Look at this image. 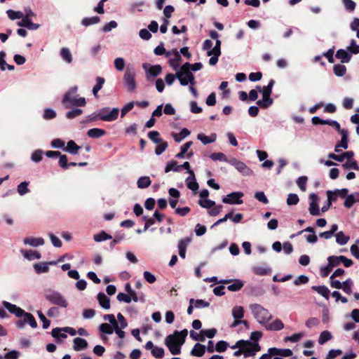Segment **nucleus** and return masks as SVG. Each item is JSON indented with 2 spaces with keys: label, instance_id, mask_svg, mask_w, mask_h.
Masks as SVG:
<instances>
[{
  "label": "nucleus",
  "instance_id": "49530a36",
  "mask_svg": "<svg viewBox=\"0 0 359 359\" xmlns=\"http://www.w3.org/2000/svg\"><path fill=\"white\" fill-rule=\"evenodd\" d=\"M83 114V110L79 108H73L65 114V117L68 119H73Z\"/></svg>",
  "mask_w": 359,
  "mask_h": 359
},
{
  "label": "nucleus",
  "instance_id": "f257e3e1",
  "mask_svg": "<svg viewBox=\"0 0 359 359\" xmlns=\"http://www.w3.org/2000/svg\"><path fill=\"white\" fill-rule=\"evenodd\" d=\"M188 331L184 329L180 332L175 330L173 334H169L165 339V344L172 355L181 353V346L185 342Z\"/></svg>",
  "mask_w": 359,
  "mask_h": 359
},
{
  "label": "nucleus",
  "instance_id": "3c124183",
  "mask_svg": "<svg viewBox=\"0 0 359 359\" xmlns=\"http://www.w3.org/2000/svg\"><path fill=\"white\" fill-rule=\"evenodd\" d=\"M193 142L191 141L187 142L184 144L180 148V152L177 153L175 155V158H183L184 157V154L187 153L188 149L192 145Z\"/></svg>",
  "mask_w": 359,
  "mask_h": 359
},
{
  "label": "nucleus",
  "instance_id": "c85d7f7f",
  "mask_svg": "<svg viewBox=\"0 0 359 359\" xmlns=\"http://www.w3.org/2000/svg\"><path fill=\"white\" fill-rule=\"evenodd\" d=\"M337 230H338V225L336 224H334L331 226V228L329 231H326L320 233L319 237L323 238L325 239H330L334 235V233L337 231Z\"/></svg>",
  "mask_w": 359,
  "mask_h": 359
},
{
  "label": "nucleus",
  "instance_id": "c03bdc74",
  "mask_svg": "<svg viewBox=\"0 0 359 359\" xmlns=\"http://www.w3.org/2000/svg\"><path fill=\"white\" fill-rule=\"evenodd\" d=\"M6 13L8 15V18L11 20H22V17L24 15L23 12L22 11H15L12 9H9L6 11Z\"/></svg>",
  "mask_w": 359,
  "mask_h": 359
},
{
  "label": "nucleus",
  "instance_id": "7ed1b4c3",
  "mask_svg": "<svg viewBox=\"0 0 359 359\" xmlns=\"http://www.w3.org/2000/svg\"><path fill=\"white\" fill-rule=\"evenodd\" d=\"M249 307L254 318L261 325H266L272 318V316L268 309L259 304H252Z\"/></svg>",
  "mask_w": 359,
  "mask_h": 359
},
{
  "label": "nucleus",
  "instance_id": "cd10ccee",
  "mask_svg": "<svg viewBox=\"0 0 359 359\" xmlns=\"http://www.w3.org/2000/svg\"><path fill=\"white\" fill-rule=\"evenodd\" d=\"M252 271L255 274L259 276H266L271 273V269L269 267H264L262 266H255L252 268Z\"/></svg>",
  "mask_w": 359,
  "mask_h": 359
},
{
  "label": "nucleus",
  "instance_id": "8fccbe9b",
  "mask_svg": "<svg viewBox=\"0 0 359 359\" xmlns=\"http://www.w3.org/2000/svg\"><path fill=\"white\" fill-rule=\"evenodd\" d=\"M29 184V182L25 181L18 185L17 191L20 196H24L29 192V189H28Z\"/></svg>",
  "mask_w": 359,
  "mask_h": 359
},
{
  "label": "nucleus",
  "instance_id": "a19ab883",
  "mask_svg": "<svg viewBox=\"0 0 359 359\" xmlns=\"http://www.w3.org/2000/svg\"><path fill=\"white\" fill-rule=\"evenodd\" d=\"M21 252L23 255V256L29 260L41 258V254L36 251H32V250L27 251V250H22Z\"/></svg>",
  "mask_w": 359,
  "mask_h": 359
},
{
  "label": "nucleus",
  "instance_id": "13d9d810",
  "mask_svg": "<svg viewBox=\"0 0 359 359\" xmlns=\"http://www.w3.org/2000/svg\"><path fill=\"white\" fill-rule=\"evenodd\" d=\"M125 239V234L124 233H117L114 236V238L112 239V241L110 242L109 248L111 250H113L114 246L120 243L121 241H123Z\"/></svg>",
  "mask_w": 359,
  "mask_h": 359
},
{
  "label": "nucleus",
  "instance_id": "bb28decb",
  "mask_svg": "<svg viewBox=\"0 0 359 359\" xmlns=\"http://www.w3.org/2000/svg\"><path fill=\"white\" fill-rule=\"evenodd\" d=\"M81 149L79 146H78L74 141L69 140L67 147L64 149V150L71 154L76 155L78 154V151Z\"/></svg>",
  "mask_w": 359,
  "mask_h": 359
},
{
  "label": "nucleus",
  "instance_id": "f03ea898",
  "mask_svg": "<svg viewBox=\"0 0 359 359\" xmlns=\"http://www.w3.org/2000/svg\"><path fill=\"white\" fill-rule=\"evenodd\" d=\"M77 91L78 87L75 86L64 94L62 103L65 108L72 109V107H85L86 105V98L79 97Z\"/></svg>",
  "mask_w": 359,
  "mask_h": 359
},
{
  "label": "nucleus",
  "instance_id": "4be33fe9",
  "mask_svg": "<svg viewBox=\"0 0 359 359\" xmlns=\"http://www.w3.org/2000/svg\"><path fill=\"white\" fill-rule=\"evenodd\" d=\"M337 59H339L342 63H348L351 59V55L344 49H339L335 55Z\"/></svg>",
  "mask_w": 359,
  "mask_h": 359
},
{
  "label": "nucleus",
  "instance_id": "f704fd0d",
  "mask_svg": "<svg viewBox=\"0 0 359 359\" xmlns=\"http://www.w3.org/2000/svg\"><path fill=\"white\" fill-rule=\"evenodd\" d=\"M336 242L340 245H346L349 241L350 237L346 236L343 231H339L335 234Z\"/></svg>",
  "mask_w": 359,
  "mask_h": 359
},
{
  "label": "nucleus",
  "instance_id": "20e7f679",
  "mask_svg": "<svg viewBox=\"0 0 359 359\" xmlns=\"http://www.w3.org/2000/svg\"><path fill=\"white\" fill-rule=\"evenodd\" d=\"M119 114L118 108H110L108 107L98 109L100 121L111 122L117 119Z\"/></svg>",
  "mask_w": 359,
  "mask_h": 359
},
{
  "label": "nucleus",
  "instance_id": "6e6552de",
  "mask_svg": "<svg viewBox=\"0 0 359 359\" xmlns=\"http://www.w3.org/2000/svg\"><path fill=\"white\" fill-rule=\"evenodd\" d=\"M243 193L241 191H234L227 194L223 197L222 202L226 204H236L241 205L243 203L241 198L243 196Z\"/></svg>",
  "mask_w": 359,
  "mask_h": 359
},
{
  "label": "nucleus",
  "instance_id": "9b49d317",
  "mask_svg": "<svg viewBox=\"0 0 359 359\" xmlns=\"http://www.w3.org/2000/svg\"><path fill=\"white\" fill-rule=\"evenodd\" d=\"M143 68L146 72L147 77L149 79V76L156 77L159 75L162 71L161 66L159 65H150L149 64H144Z\"/></svg>",
  "mask_w": 359,
  "mask_h": 359
},
{
  "label": "nucleus",
  "instance_id": "58836bf2",
  "mask_svg": "<svg viewBox=\"0 0 359 359\" xmlns=\"http://www.w3.org/2000/svg\"><path fill=\"white\" fill-rule=\"evenodd\" d=\"M232 316L235 320H241L244 316V309L241 306H236L232 309Z\"/></svg>",
  "mask_w": 359,
  "mask_h": 359
},
{
  "label": "nucleus",
  "instance_id": "aec40b11",
  "mask_svg": "<svg viewBox=\"0 0 359 359\" xmlns=\"http://www.w3.org/2000/svg\"><path fill=\"white\" fill-rule=\"evenodd\" d=\"M23 13L21 22H32L34 20H37L36 15L29 8H25Z\"/></svg>",
  "mask_w": 359,
  "mask_h": 359
},
{
  "label": "nucleus",
  "instance_id": "a211bd4d",
  "mask_svg": "<svg viewBox=\"0 0 359 359\" xmlns=\"http://www.w3.org/2000/svg\"><path fill=\"white\" fill-rule=\"evenodd\" d=\"M23 242L25 245H29L32 247H38L44 244L43 238L27 237L24 239Z\"/></svg>",
  "mask_w": 359,
  "mask_h": 359
},
{
  "label": "nucleus",
  "instance_id": "1a4fd4ad",
  "mask_svg": "<svg viewBox=\"0 0 359 359\" xmlns=\"http://www.w3.org/2000/svg\"><path fill=\"white\" fill-rule=\"evenodd\" d=\"M228 163L233 165L238 172L244 175H249L252 172L243 162L236 159V158H230Z\"/></svg>",
  "mask_w": 359,
  "mask_h": 359
},
{
  "label": "nucleus",
  "instance_id": "2eb2a0df",
  "mask_svg": "<svg viewBox=\"0 0 359 359\" xmlns=\"http://www.w3.org/2000/svg\"><path fill=\"white\" fill-rule=\"evenodd\" d=\"M354 154L353 151H346L344 152L343 154L340 155H337L335 154H329L328 158L333 159L334 161H339V162H343L345 158L347 159H351L353 156Z\"/></svg>",
  "mask_w": 359,
  "mask_h": 359
},
{
  "label": "nucleus",
  "instance_id": "4468645a",
  "mask_svg": "<svg viewBox=\"0 0 359 359\" xmlns=\"http://www.w3.org/2000/svg\"><path fill=\"white\" fill-rule=\"evenodd\" d=\"M188 189L196 191L198 189L199 185L196 182L195 174L193 170L189 171V176L185 180Z\"/></svg>",
  "mask_w": 359,
  "mask_h": 359
},
{
  "label": "nucleus",
  "instance_id": "412c9836",
  "mask_svg": "<svg viewBox=\"0 0 359 359\" xmlns=\"http://www.w3.org/2000/svg\"><path fill=\"white\" fill-rule=\"evenodd\" d=\"M197 139L200 140L204 145L215 142L217 139V135L212 133L210 136L205 135L202 133H199L197 135Z\"/></svg>",
  "mask_w": 359,
  "mask_h": 359
},
{
  "label": "nucleus",
  "instance_id": "69168bd1",
  "mask_svg": "<svg viewBox=\"0 0 359 359\" xmlns=\"http://www.w3.org/2000/svg\"><path fill=\"white\" fill-rule=\"evenodd\" d=\"M125 65V60L122 57H117L114 60V67L118 72H121L124 69Z\"/></svg>",
  "mask_w": 359,
  "mask_h": 359
},
{
  "label": "nucleus",
  "instance_id": "473e14b6",
  "mask_svg": "<svg viewBox=\"0 0 359 359\" xmlns=\"http://www.w3.org/2000/svg\"><path fill=\"white\" fill-rule=\"evenodd\" d=\"M151 184V180L148 176L140 177L137 181V185L139 189H146Z\"/></svg>",
  "mask_w": 359,
  "mask_h": 359
},
{
  "label": "nucleus",
  "instance_id": "dca6fc26",
  "mask_svg": "<svg viewBox=\"0 0 359 359\" xmlns=\"http://www.w3.org/2000/svg\"><path fill=\"white\" fill-rule=\"evenodd\" d=\"M97 298L101 307L106 310L110 309V299L104 292H99Z\"/></svg>",
  "mask_w": 359,
  "mask_h": 359
},
{
  "label": "nucleus",
  "instance_id": "5fc2aeb1",
  "mask_svg": "<svg viewBox=\"0 0 359 359\" xmlns=\"http://www.w3.org/2000/svg\"><path fill=\"white\" fill-rule=\"evenodd\" d=\"M182 58L178 52L175 53V57L170 60V65L177 72L180 69V62Z\"/></svg>",
  "mask_w": 359,
  "mask_h": 359
},
{
  "label": "nucleus",
  "instance_id": "72a5a7b5",
  "mask_svg": "<svg viewBox=\"0 0 359 359\" xmlns=\"http://www.w3.org/2000/svg\"><path fill=\"white\" fill-rule=\"evenodd\" d=\"M266 327L269 330H280L284 327L283 322L280 319H276L270 324H267Z\"/></svg>",
  "mask_w": 359,
  "mask_h": 359
},
{
  "label": "nucleus",
  "instance_id": "37998d69",
  "mask_svg": "<svg viewBox=\"0 0 359 359\" xmlns=\"http://www.w3.org/2000/svg\"><path fill=\"white\" fill-rule=\"evenodd\" d=\"M112 238V236L108 234L104 231H101L99 233L95 234L93 236V239L95 242H102L107 240H110Z\"/></svg>",
  "mask_w": 359,
  "mask_h": 359
},
{
  "label": "nucleus",
  "instance_id": "e433bc0d",
  "mask_svg": "<svg viewBox=\"0 0 359 359\" xmlns=\"http://www.w3.org/2000/svg\"><path fill=\"white\" fill-rule=\"evenodd\" d=\"M23 319L25 324H29L32 328L37 327V323L32 313L25 312L23 316Z\"/></svg>",
  "mask_w": 359,
  "mask_h": 359
},
{
  "label": "nucleus",
  "instance_id": "79ce46f5",
  "mask_svg": "<svg viewBox=\"0 0 359 359\" xmlns=\"http://www.w3.org/2000/svg\"><path fill=\"white\" fill-rule=\"evenodd\" d=\"M244 285V283L242 280L239 279H236L233 280V283L229 285L227 289L231 292H237L239 291Z\"/></svg>",
  "mask_w": 359,
  "mask_h": 359
},
{
  "label": "nucleus",
  "instance_id": "f8f14e48",
  "mask_svg": "<svg viewBox=\"0 0 359 359\" xmlns=\"http://www.w3.org/2000/svg\"><path fill=\"white\" fill-rule=\"evenodd\" d=\"M3 305L11 313L14 314L17 317H23L25 313L22 309L17 306L15 304L4 301Z\"/></svg>",
  "mask_w": 359,
  "mask_h": 359
},
{
  "label": "nucleus",
  "instance_id": "4c0bfd02",
  "mask_svg": "<svg viewBox=\"0 0 359 359\" xmlns=\"http://www.w3.org/2000/svg\"><path fill=\"white\" fill-rule=\"evenodd\" d=\"M190 135V131L187 128H183L179 133L172 135L173 138L176 142H180L182 140Z\"/></svg>",
  "mask_w": 359,
  "mask_h": 359
},
{
  "label": "nucleus",
  "instance_id": "680f3d73",
  "mask_svg": "<svg viewBox=\"0 0 359 359\" xmlns=\"http://www.w3.org/2000/svg\"><path fill=\"white\" fill-rule=\"evenodd\" d=\"M344 169H353L355 170H359V166L355 160L348 161L342 165Z\"/></svg>",
  "mask_w": 359,
  "mask_h": 359
},
{
  "label": "nucleus",
  "instance_id": "4d7b16f0",
  "mask_svg": "<svg viewBox=\"0 0 359 359\" xmlns=\"http://www.w3.org/2000/svg\"><path fill=\"white\" fill-rule=\"evenodd\" d=\"M148 137L156 144H158L162 142V139L160 137V133L156 130L149 132Z\"/></svg>",
  "mask_w": 359,
  "mask_h": 359
},
{
  "label": "nucleus",
  "instance_id": "338daca9",
  "mask_svg": "<svg viewBox=\"0 0 359 359\" xmlns=\"http://www.w3.org/2000/svg\"><path fill=\"white\" fill-rule=\"evenodd\" d=\"M299 196L296 194H289L287 198L288 205H294L299 203Z\"/></svg>",
  "mask_w": 359,
  "mask_h": 359
},
{
  "label": "nucleus",
  "instance_id": "393cba45",
  "mask_svg": "<svg viewBox=\"0 0 359 359\" xmlns=\"http://www.w3.org/2000/svg\"><path fill=\"white\" fill-rule=\"evenodd\" d=\"M205 352V346L201 344L196 343L191 351V354L194 356L201 357Z\"/></svg>",
  "mask_w": 359,
  "mask_h": 359
},
{
  "label": "nucleus",
  "instance_id": "c9c22d12",
  "mask_svg": "<svg viewBox=\"0 0 359 359\" xmlns=\"http://www.w3.org/2000/svg\"><path fill=\"white\" fill-rule=\"evenodd\" d=\"M185 73L186 70L182 67H180V69L176 72L177 79L179 80L180 84L184 86L188 85L187 79L186 78L185 74H184Z\"/></svg>",
  "mask_w": 359,
  "mask_h": 359
},
{
  "label": "nucleus",
  "instance_id": "f3484780",
  "mask_svg": "<svg viewBox=\"0 0 359 359\" xmlns=\"http://www.w3.org/2000/svg\"><path fill=\"white\" fill-rule=\"evenodd\" d=\"M273 99L271 95L262 93V99L257 102V104L263 109H267L273 104Z\"/></svg>",
  "mask_w": 359,
  "mask_h": 359
},
{
  "label": "nucleus",
  "instance_id": "0eeeda50",
  "mask_svg": "<svg viewBox=\"0 0 359 359\" xmlns=\"http://www.w3.org/2000/svg\"><path fill=\"white\" fill-rule=\"evenodd\" d=\"M244 344H242L243 354L244 358L254 356L257 352L261 350V347L258 342H252L250 340H244Z\"/></svg>",
  "mask_w": 359,
  "mask_h": 359
},
{
  "label": "nucleus",
  "instance_id": "423d86ee",
  "mask_svg": "<svg viewBox=\"0 0 359 359\" xmlns=\"http://www.w3.org/2000/svg\"><path fill=\"white\" fill-rule=\"evenodd\" d=\"M135 76L134 69L128 67L123 76V82L129 92H133L137 88Z\"/></svg>",
  "mask_w": 359,
  "mask_h": 359
},
{
  "label": "nucleus",
  "instance_id": "a878e982",
  "mask_svg": "<svg viewBox=\"0 0 359 359\" xmlns=\"http://www.w3.org/2000/svg\"><path fill=\"white\" fill-rule=\"evenodd\" d=\"M106 134V131L101 128H91L88 130L87 135L91 138H100Z\"/></svg>",
  "mask_w": 359,
  "mask_h": 359
},
{
  "label": "nucleus",
  "instance_id": "2f4dec72",
  "mask_svg": "<svg viewBox=\"0 0 359 359\" xmlns=\"http://www.w3.org/2000/svg\"><path fill=\"white\" fill-rule=\"evenodd\" d=\"M105 80L103 77L97 76L96 78V84L93 88V94L95 98L98 97L97 93L102 89Z\"/></svg>",
  "mask_w": 359,
  "mask_h": 359
},
{
  "label": "nucleus",
  "instance_id": "bf43d9fd",
  "mask_svg": "<svg viewBox=\"0 0 359 359\" xmlns=\"http://www.w3.org/2000/svg\"><path fill=\"white\" fill-rule=\"evenodd\" d=\"M151 354L156 358L160 359V358H163L165 351L163 348L158 347V346H155L151 350Z\"/></svg>",
  "mask_w": 359,
  "mask_h": 359
},
{
  "label": "nucleus",
  "instance_id": "6e6d98bb",
  "mask_svg": "<svg viewBox=\"0 0 359 359\" xmlns=\"http://www.w3.org/2000/svg\"><path fill=\"white\" fill-rule=\"evenodd\" d=\"M244 343H245L244 340L241 339V340H238L234 345L231 346V348H232V349L238 348V350L236 351L233 353V356L239 357L240 355H241L243 354L242 344H243Z\"/></svg>",
  "mask_w": 359,
  "mask_h": 359
},
{
  "label": "nucleus",
  "instance_id": "774afa93",
  "mask_svg": "<svg viewBox=\"0 0 359 359\" xmlns=\"http://www.w3.org/2000/svg\"><path fill=\"white\" fill-rule=\"evenodd\" d=\"M20 352L18 351H15V350H12L8 353H6L4 356V359H18V358L20 357Z\"/></svg>",
  "mask_w": 359,
  "mask_h": 359
},
{
  "label": "nucleus",
  "instance_id": "39448f33",
  "mask_svg": "<svg viewBox=\"0 0 359 359\" xmlns=\"http://www.w3.org/2000/svg\"><path fill=\"white\" fill-rule=\"evenodd\" d=\"M46 299L52 304L57 305L61 308H67L68 302L66 299L57 291H50L46 294Z\"/></svg>",
  "mask_w": 359,
  "mask_h": 359
},
{
  "label": "nucleus",
  "instance_id": "ea45409f",
  "mask_svg": "<svg viewBox=\"0 0 359 359\" xmlns=\"http://www.w3.org/2000/svg\"><path fill=\"white\" fill-rule=\"evenodd\" d=\"M181 67L184 68L185 70L189 69V71L190 72H196L202 69L203 65L201 62H196L194 64L186 62Z\"/></svg>",
  "mask_w": 359,
  "mask_h": 359
},
{
  "label": "nucleus",
  "instance_id": "b1692460",
  "mask_svg": "<svg viewBox=\"0 0 359 359\" xmlns=\"http://www.w3.org/2000/svg\"><path fill=\"white\" fill-rule=\"evenodd\" d=\"M312 290L316 291L319 294L323 296L326 299H329L330 291L328 287L325 285H314L312 286Z\"/></svg>",
  "mask_w": 359,
  "mask_h": 359
},
{
  "label": "nucleus",
  "instance_id": "864d4df0",
  "mask_svg": "<svg viewBox=\"0 0 359 359\" xmlns=\"http://www.w3.org/2000/svg\"><path fill=\"white\" fill-rule=\"evenodd\" d=\"M331 339H332L331 333L327 330H325L320 333L319 339H318V343L320 345H323L325 343H326L327 341H328L329 340H330Z\"/></svg>",
  "mask_w": 359,
  "mask_h": 359
},
{
  "label": "nucleus",
  "instance_id": "ddd939ff",
  "mask_svg": "<svg viewBox=\"0 0 359 359\" xmlns=\"http://www.w3.org/2000/svg\"><path fill=\"white\" fill-rule=\"evenodd\" d=\"M191 241V240L189 237L182 238L178 241L177 248L181 258L184 259L186 257L187 248Z\"/></svg>",
  "mask_w": 359,
  "mask_h": 359
},
{
  "label": "nucleus",
  "instance_id": "6ab92c4d",
  "mask_svg": "<svg viewBox=\"0 0 359 359\" xmlns=\"http://www.w3.org/2000/svg\"><path fill=\"white\" fill-rule=\"evenodd\" d=\"M57 262H50L49 263H36L34 265V269L36 273H47L49 271V264H55Z\"/></svg>",
  "mask_w": 359,
  "mask_h": 359
},
{
  "label": "nucleus",
  "instance_id": "09e8293b",
  "mask_svg": "<svg viewBox=\"0 0 359 359\" xmlns=\"http://www.w3.org/2000/svg\"><path fill=\"white\" fill-rule=\"evenodd\" d=\"M333 72L337 76H343L346 73V67L344 65L337 64L334 66Z\"/></svg>",
  "mask_w": 359,
  "mask_h": 359
},
{
  "label": "nucleus",
  "instance_id": "e2e57ef3",
  "mask_svg": "<svg viewBox=\"0 0 359 359\" xmlns=\"http://www.w3.org/2000/svg\"><path fill=\"white\" fill-rule=\"evenodd\" d=\"M168 147V143L166 142H163L162 140V142L158 143V144L156 147V148H155V154L157 156L161 155V154H163L166 150Z\"/></svg>",
  "mask_w": 359,
  "mask_h": 359
},
{
  "label": "nucleus",
  "instance_id": "052dcab7",
  "mask_svg": "<svg viewBox=\"0 0 359 359\" xmlns=\"http://www.w3.org/2000/svg\"><path fill=\"white\" fill-rule=\"evenodd\" d=\"M352 285L353 283L349 278L343 282L342 287L341 289H342L345 293L351 294L352 293Z\"/></svg>",
  "mask_w": 359,
  "mask_h": 359
},
{
  "label": "nucleus",
  "instance_id": "5701e85b",
  "mask_svg": "<svg viewBox=\"0 0 359 359\" xmlns=\"http://www.w3.org/2000/svg\"><path fill=\"white\" fill-rule=\"evenodd\" d=\"M88 346V342L86 339L80 337H76L74 339V349L76 351H79L86 348Z\"/></svg>",
  "mask_w": 359,
  "mask_h": 359
},
{
  "label": "nucleus",
  "instance_id": "a18cd8bd",
  "mask_svg": "<svg viewBox=\"0 0 359 359\" xmlns=\"http://www.w3.org/2000/svg\"><path fill=\"white\" fill-rule=\"evenodd\" d=\"M273 84H274V81L273 79H271L268 85L266 86H264V88H261V86H257L256 87V88L258 90L259 92L262 93H264L266 95H271V93H272V88L273 86Z\"/></svg>",
  "mask_w": 359,
  "mask_h": 359
},
{
  "label": "nucleus",
  "instance_id": "de8ad7c7",
  "mask_svg": "<svg viewBox=\"0 0 359 359\" xmlns=\"http://www.w3.org/2000/svg\"><path fill=\"white\" fill-rule=\"evenodd\" d=\"M210 158L214 161H219L228 163L229 161V159H228L226 155L222 152L212 153L210 155Z\"/></svg>",
  "mask_w": 359,
  "mask_h": 359
},
{
  "label": "nucleus",
  "instance_id": "603ef678",
  "mask_svg": "<svg viewBox=\"0 0 359 359\" xmlns=\"http://www.w3.org/2000/svg\"><path fill=\"white\" fill-rule=\"evenodd\" d=\"M170 171L180 172V167L177 165V162L175 161H171L168 162L165 168V172H169Z\"/></svg>",
  "mask_w": 359,
  "mask_h": 359
},
{
  "label": "nucleus",
  "instance_id": "7c9ffc66",
  "mask_svg": "<svg viewBox=\"0 0 359 359\" xmlns=\"http://www.w3.org/2000/svg\"><path fill=\"white\" fill-rule=\"evenodd\" d=\"M62 59L67 63L70 64L72 62V55L68 48H62L60 52Z\"/></svg>",
  "mask_w": 359,
  "mask_h": 359
},
{
  "label": "nucleus",
  "instance_id": "9d476101",
  "mask_svg": "<svg viewBox=\"0 0 359 359\" xmlns=\"http://www.w3.org/2000/svg\"><path fill=\"white\" fill-rule=\"evenodd\" d=\"M310 203L309 211L313 216H318L320 215V209L318 207V196L316 194L312 193L309 195Z\"/></svg>",
  "mask_w": 359,
  "mask_h": 359
},
{
  "label": "nucleus",
  "instance_id": "0e129e2a",
  "mask_svg": "<svg viewBox=\"0 0 359 359\" xmlns=\"http://www.w3.org/2000/svg\"><path fill=\"white\" fill-rule=\"evenodd\" d=\"M341 259H339V256H330L327 258L328 264L332 268L337 266L340 264Z\"/></svg>",
  "mask_w": 359,
  "mask_h": 359
},
{
  "label": "nucleus",
  "instance_id": "c756f323",
  "mask_svg": "<svg viewBox=\"0 0 359 359\" xmlns=\"http://www.w3.org/2000/svg\"><path fill=\"white\" fill-rule=\"evenodd\" d=\"M51 335L54 337L57 341H61L63 339H66L67 335L65 332H63L62 328L55 327L52 330Z\"/></svg>",
  "mask_w": 359,
  "mask_h": 359
}]
</instances>
